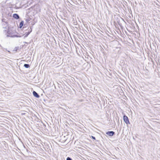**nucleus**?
Wrapping results in <instances>:
<instances>
[{"label": "nucleus", "mask_w": 160, "mask_h": 160, "mask_svg": "<svg viewBox=\"0 0 160 160\" xmlns=\"http://www.w3.org/2000/svg\"><path fill=\"white\" fill-rule=\"evenodd\" d=\"M33 95L37 98H38L39 97V95L38 94V93L35 91H33Z\"/></svg>", "instance_id": "nucleus-5"}, {"label": "nucleus", "mask_w": 160, "mask_h": 160, "mask_svg": "<svg viewBox=\"0 0 160 160\" xmlns=\"http://www.w3.org/2000/svg\"><path fill=\"white\" fill-rule=\"evenodd\" d=\"M67 160H72V159L69 157H68L67 159Z\"/></svg>", "instance_id": "nucleus-8"}, {"label": "nucleus", "mask_w": 160, "mask_h": 160, "mask_svg": "<svg viewBox=\"0 0 160 160\" xmlns=\"http://www.w3.org/2000/svg\"><path fill=\"white\" fill-rule=\"evenodd\" d=\"M106 134L109 136H112L114 134V132L113 131H108L106 133Z\"/></svg>", "instance_id": "nucleus-3"}, {"label": "nucleus", "mask_w": 160, "mask_h": 160, "mask_svg": "<svg viewBox=\"0 0 160 160\" xmlns=\"http://www.w3.org/2000/svg\"><path fill=\"white\" fill-rule=\"evenodd\" d=\"M32 28H30L29 29L28 32L24 34L23 36L25 37H28V35L32 32Z\"/></svg>", "instance_id": "nucleus-2"}, {"label": "nucleus", "mask_w": 160, "mask_h": 160, "mask_svg": "<svg viewBox=\"0 0 160 160\" xmlns=\"http://www.w3.org/2000/svg\"><path fill=\"white\" fill-rule=\"evenodd\" d=\"M123 120L127 124H128L130 123L128 117L125 115L123 116Z\"/></svg>", "instance_id": "nucleus-1"}, {"label": "nucleus", "mask_w": 160, "mask_h": 160, "mask_svg": "<svg viewBox=\"0 0 160 160\" xmlns=\"http://www.w3.org/2000/svg\"><path fill=\"white\" fill-rule=\"evenodd\" d=\"M24 24V22L23 21H21L19 25V27L20 28H21L23 26Z\"/></svg>", "instance_id": "nucleus-6"}, {"label": "nucleus", "mask_w": 160, "mask_h": 160, "mask_svg": "<svg viewBox=\"0 0 160 160\" xmlns=\"http://www.w3.org/2000/svg\"><path fill=\"white\" fill-rule=\"evenodd\" d=\"M13 17L14 18L17 19H19V18L18 15V14L16 13L14 14L13 15Z\"/></svg>", "instance_id": "nucleus-4"}, {"label": "nucleus", "mask_w": 160, "mask_h": 160, "mask_svg": "<svg viewBox=\"0 0 160 160\" xmlns=\"http://www.w3.org/2000/svg\"><path fill=\"white\" fill-rule=\"evenodd\" d=\"M22 115L25 114V113H22Z\"/></svg>", "instance_id": "nucleus-10"}, {"label": "nucleus", "mask_w": 160, "mask_h": 160, "mask_svg": "<svg viewBox=\"0 0 160 160\" xmlns=\"http://www.w3.org/2000/svg\"><path fill=\"white\" fill-rule=\"evenodd\" d=\"M24 66L27 68H28L29 67V65L28 64H24Z\"/></svg>", "instance_id": "nucleus-7"}, {"label": "nucleus", "mask_w": 160, "mask_h": 160, "mask_svg": "<svg viewBox=\"0 0 160 160\" xmlns=\"http://www.w3.org/2000/svg\"><path fill=\"white\" fill-rule=\"evenodd\" d=\"M92 138L93 139H95V137H93V136H92Z\"/></svg>", "instance_id": "nucleus-9"}]
</instances>
